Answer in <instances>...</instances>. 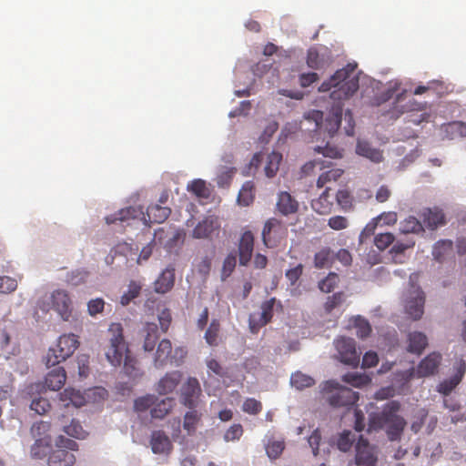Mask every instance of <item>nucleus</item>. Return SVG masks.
<instances>
[{
  "label": "nucleus",
  "instance_id": "nucleus-14",
  "mask_svg": "<svg viewBox=\"0 0 466 466\" xmlns=\"http://www.w3.org/2000/svg\"><path fill=\"white\" fill-rule=\"evenodd\" d=\"M454 374L448 380H443L438 386V391L443 395H449L461 381L466 372V362L461 358L453 364Z\"/></svg>",
  "mask_w": 466,
  "mask_h": 466
},
{
  "label": "nucleus",
  "instance_id": "nucleus-6",
  "mask_svg": "<svg viewBox=\"0 0 466 466\" xmlns=\"http://www.w3.org/2000/svg\"><path fill=\"white\" fill-rule=\"evenodd\" d=\"M78 450L76 441L59 436L50 452L46 462L48 466H72L76 462V457L71 452Z\"/></svg>",
  "mask_w": 466,
  "mask_h": 466
},
{
  "label": "nucleus",
  "instance_id": "nucleus-31",
  "mask_svg": "<svg viewBox=\"0 0 466 466\" xmlns=\"http://www.w3.org/2000/svg\"><path fill=\"white\" fill-rule=\"evenodd\" d=\"M307 65L312 69H321L330 63L329 56L326 57L324 53H320L317 47H310L307 54Z\"/></svg>",
  "mask_w": 466,
  "mask_h": 466
},
{
  "label": "nucleus",
  "instance_id": "nucleus-15",
  "mask_svg": "<svg viewBox=\"0 0 466 466\" xmlns=\"http://www.w3.org/2000/svg\"><path fill=\"white\" fill-rule=\"evenodd\" d=\"M255 238L250 230H246L240 237L238 242L239 264L247 266L253 254Z\"/></svg>",
  "mask_w": 466,
  "mask_h": 466
},
{
  "label": "nucleus",
  "instance_id": "nucleus-63",
  "mask_svg": "<svg viewBox=\"0 0 466 466\" xmlns=\"http://www.w3.org/2000/svg\"><path fill=\"white\" fill-rule=\"evenodd\" d=\"M243 434V428L240 424H233L225 432L224 439L226 441H233L239 440Z\"/></svg>",
  "mask_w": 466,
  "mask_h": 466
},
{
  "label": "nucleus",
  "instance_id": "nucleus-48",
  "mask_svg": "<svg viewBox=\"0 0 466 466\" xmlns=\"http://www.w3.org/2000/svg\"><path fill=\"white\" fill-rule=\"evenodd\" d=\"M353 326L356 329L357 336L360 339L367 338L371 332L370 322L360 316H358L354 319Z\"/></svg>",
  "mask_w": 466,
  "mask_h": 466
},
{
  "label": "nucleus",
  "instance_id": "nucleus-41",
  "mask_svg": "<svg viewBox=\"0 0 466 466\" xmlns=\"http://www.w3.org/2000/svg\"><path fill=\"white\" fill-rule=\"evenodd\" d=\"M342 380L353 387L360 388L370 383L371 379L365 374L349 372L342 377Z\"/></svg>",
  "mask_w": 466,
  "mask_h": 466
},
{
  "label": "nucleus",
  "instance_id": "nucleus-13",
  "mask_svg": "<svg viewBox=\"0 0 466 466\" xmlns=\"http://www.w3.org/2000/svg\"><path fill=\"white\" fill-rule=\"evenodd\" d=\"M419 217L423 228L425 227L430 230H435L446 224L445 214L442 209L437 207L422 208Z\"/></svg>",
  "mask_w": 466,
  "mask_h": 466
},
{
  "label": "nucleus",
  "instance_id": "nucleus-17",
  "mask_svg": "<svg viewBox=\"0 0 466 466\" xmlns=\"http://www.w3.org/2000/svg\"><path fill=\"white\" fill-rule=\"evenodd\" d=\"M441 361V355L438 352H431L425 357L418 365L416 375L419 378L433 375Z\"/></svg>",
  "mask_w": 466,
  "mask_h": 466
},
{
  "label": "nucleus",
  "instance_id": "nucleus-54",
  "mask_svg": "<svg viewBox=\"0 0 466 466\" xmlns=\"http://www.w3.org/2000/svg\"><path fill=\"white\" fill-rule=\"evenodd\" d=\"M237 264V256L235 253H229L223 261L222 266V279H225L228 278L231 273L234 271Z\"/></svg>",
  "mask_w": 466,
  "mask_h": 466
},
{
  "label": "nucleus",
  "instance_id": "nucleus-24",
  "mask_svg": "<svg viewBox=\"0 0 466 466\" xmlns=\"http://www.w3.org/2000/svg\"><path fill=\"white\" fill-rule=\"evenodd\" d=\"M143 349L145 351H153L159 339L158 327L154 322H147L142 329Z\"/></svg>",
  "mask_w": 466,
  "mask_h": 466
},
{
  "label": "nucleus",
  "instance_id": "nucleus-3",
  "mask_svg": "<svg viewBox=\"0 0 466 466\" xmlns=\"http://www.w3.org/2000/svg\"><path fill=\"white\" fill-rule=\"evenodd\" d=\"M357 64L349 63L343 68L337 70L327 81L319 87V92H328L333 100H344L352 96L359 89V76L356 72Z\"/></svg>",
  "mask_w": 466,
  "mask_h": 466
},
{
  "label": "nucleus",
  "instance_id": "nucleus-38",
  "mask_svg": "<svg viewBox=\"0 0 466 466\" xmlns=\"http://www.w3.org/2000/svg\"><path fill=\"white\" fill-rule=\"evenodd\" d=\"M400 230L403 234H419L424 232L420 219H418L413 216H410L400 222Z\"/></svg>",
  "mask_w": 466,
  "mask_h": 466
},
{
  "label": "nucleus",
  "instance_id": "nucleus-27",
  "mask_svg": "<svg viewBox=\"0 0 466 466\" xmlns=\"http://www.w3.org/2000/svg\"><path fill=\"white\" fill-rule=\"evenodd\" d=\"M66 380V370L62 367H57L46 374L45 386L51 390H58L64 386Z\"/></svg>",
  "mask_w": 466,
  "mask_h": 466
},
{
  "label": "nucleus",
  "instance_id": "nucleus-26",
  "mask_svg": "<svg viewBox=\"0 0 466 466\" xmlns=\"http://www.w3.org/2000/svg\"><path fill=\"white\" fill-rule=\"evenodd\" d=\"M175 283V268L172 266L167 267L157 279L155 281V290L157 293H167L169 291Z\"/></svg>",
  "mask_w": 466,
  "mask_h": 466
},
{
  "label": "nucleus",
  "instance_id": "nucleus-49",
  "mask_svg": "<svg viewBox=\"0 0 466 466\" xmlns=\"http://www.w3.org/2000/svg\"><path fill=\"white\" fill-rule=\"evenodd\" d=\"M187 190L192 192L198 198H207L209 196V189L206 182L202 179H195L187 186Z\"/></svg>",
  "mask_w": 466,
  "mask_h": 466
},
{
  "label": "nucleus",
  "instance_id": "nucleus-47",
  "mask_svg": "<svg viewBox=\"0 0 466 466\" xmlns=\"http://www.w3.org/2000/svg\"><path fill=\"white\" fill-rule=\"evenodd\" d=\"M343 174V170L340 168H331L324 173H322L318 180L317 187H323L327 183L331 181H337Z\"/></svg>",
  "mask_w": 466,
  "mask_h": 466
},
{
  "label": "nucleus",
  "instance_id": "nucleus-46",
  "mask_svg": "<svg viewBox=\"0 0 466 466\" xmlns=\"http://www.w3.org/2000/svg\"><path fill=\"white\" fill-rule=\"evenodd\" d=\"M339 278L335 272H329L326 278L319 282V289L325 293L331 292L339 284Z\"/></svg>",
  "mask_w": 466,
  "mask_h": 466
},
{
  "label": "nucleus",
  "instance_id": "nucleus-9",
  "mask_svg": "<svg viewBox=\"0 0 466 466\" xmlns=\"http://www.w3.org/2000/svg\"><path fill=\"white\" fill-rule=\"evenodd\" d=\"M339 360L353 368L360 363V353L356 350V342L353 339L340 337L334 341Z\"/></svg>",
  "mask_w": 466,
  "mask_h": 466
},
{
  "label": "nucleus",
  "instance_id": "nucleus-35",
  "mask_svg": "<svg viewBox=\"0 0 466 466\" xmlns=\"http://www.w3.org/2000/svg\"><path fill=\"white\" fill-rule=\"evenodd\" d=\"M281 160L282 155L279 152L272 151L267 155L264 170L268 177L271 178L277 175Z\"/></svg>",
  "mask_w": 466,
  "mask_h": 466
},
{
  "label": "nucleus",
  "instance_id": "nucleus-57",
  "mask_svg": "<svg viewBox=\"0 0 466 466\" xmlns=\"http://www.w3.org/2000/svg\"><path fill=\"white\" fill-rule=\"evenodd\" d=\"M242 409L246 413L256 415L261 411L262 404L256 399L248 398L244 401Z\"/></svg>",
  "mask_w": 466,
  "mask_h": 466
},
{
  "label": "nucleus",
  "instance_id": "nucleus-22",
  "mask_svg": "<svg viewBox=\"0 0 466 466\" xmlns=\"http://www.w3.org/2000/svg\"><path fill=\"white\" fill-rule=\"evenodd\" d=\"M150 445L156 454L168 453L172 450V444L168 436L162 431L152 432Z\"/></svg>",
  "mask_w": 466,
  "mask_h": 466
},
{
  "label": "nucleus",
  "instance_id": "nucleus-1",
  "mask_svg": "<svg viewBox=\"0 0 466 466\" xmlns=\"http://www.w3.org/2000/svg\"><path fill=\"white\" fill-rule=\"evenodd\" d=\"M109 345L106 351L107 360L115 367L124 364L127 376L136 377L138 374L137 361L128 350L120 323H112L108 328Z\"/></svg>",
  "mask_w": 466,
  "mask_h": 466
},
{
  "label": "nucleus",
  "instance_id": "nucleus-37",
  "mask_svg": "<svg viewBox=\"0 0 466 466\" xmlns=\"http://www.w3.org/2000/svg\"><path fill=\"white\" fill-rule=\"evenodd\" d=\"M453 243L451 240H439L433 247L432 256L434 258L441 262L447 256L452 253Z\"/></svg>",
  "mask_w": 466,
  "mask_h": 466
},
{
  "label": "nucleus",
  "instance_id": "nucleus-36",
  "mask_svg": "<svg viewBox=\"0 0 466 466\" xmlns=\"http://www.w3.org/2000/svg\"><path fill=\"white\" fill-rule=\"evenodd\" d=\"M255 186L252 181H247L243 184L238 196V203L243 207H248L253 203L255 198Z\"/></svg>",
  "mask_w": 466,
  "mask_h": 466
},
{
  "label": "nucleus",
  "instance_id": "nucleus-8",
  "mask_svg": "<svg viewBox=\"0 0 466 466\" xmlns=\"http://www.w3.org/2000/svg\"><path fill=\"white\" fill-rule=\"evenodd\" d=\"M425 295L418 286L411 285L406 292L404 309L405 312L413 319H420L424 313Z\"/></svg>",
  "mask_w": 466,
  "mask_h": 466
},
{
  "label": "nucleus",
  "instance_id": "nucleus-45",
  "mask_svg": "<svg viewBox=\"0 0 466 466\" xmlns=\"http://www.w3.org/2000/svg\"><path fill=\"white\" fill-rule=\"evenodd\" d=\"M141 285L137 281H131L128 285L127 291L120 298V303L123 306L128 305L134 299L137 298L141 291Z\"/></svg>",
  "mask_w": 466,
  "mask_h": 466
},
{
  "label": "nucleus",
  "instance_id": "nucleus-64",
  "mask_svg": "<svg viewBox=\"0 0 466 466\" xmlns=\"http://www.w3.org/2000/svg\"><path fill=\"white\" fill-rule=\"evenodd\" d=\"M207 367L209 371L214 373L218 377H225L227 375L226 370L221 366V364L213 358L207 359L206 360Z\"/></svg>",
  "mask_w": 466,
  "mask_h": 466
},
{
  "label": "nucleus",
  "instance_id": "nucleus-42",
  "mask_svg": "<svg viewBox=\"0 0 466 466\" xmlns=\"http://www.w3.org/2000/svg\"><path fill=\"white\" fill-rule=\"evenodd\" d=\"M235 167H222L217 175L216 182L218 187H228L236 173Z\"/></svg>",
  "mask_w": 466,
  "mask_h": 466
},
{
  "label": "nucleus",
  "instance_id": "nucleus-33",
  "mask_svg": "<svg viewBox=\"0 0 466 466\" xmlns=\"http://www.w3.org/2000/svg\"><path fill=\"white\" fill-rule=\"evenodd\" d=\"M408 339V350L412 353L420 354L428 344V339L422 332H410Z\"/></svg>",
  "mask_w": 466,
  "mask_h": 466
},
{
  "label": "nucleus",
  "instance_id": "nucleus-32",
  "mask_svg": "<svg viewBox=\"0 0 466 466\" xmlns=\"http://www.w3.org/2000/svg\"><path fill=\"white\" fill-rule=\"evenodd\" d=\"M329 187H326L325 191L311 202L312 209L320 215L329 214L332 210L333 202L329 199Z\"/></svg>",
  "mask_w": 466,
  "mask_h": 466
},
{
  "label": "nucleus",
  "instance_id": "nucleus-52",
  "mask_svg": "<svg viewBox=\"0 0 466 466\" xmlns=\"http://www.w3.org/2000/svg\"><path fill=\"white\" fill-rule=\"evenodd\" d=\"M395 237L392 233H380L374 238V245L380 249L384 250L394 243Z\"/></svg>",
  "mask_w": 466,
  "mask_h": 466
},
{
  "label": "nucleus",
  "instance_id": "nucleus-60",
  "mask_svg": "<svg viewBox=\"0 0 466 466\" xmlns=\"http://www.w3.org/2000/svg\"><path fill=\"white\" fill-rule=\"evenodd\" d=\"M66 359H61L60 358V352L58 351V349L55 346L53 348H50L46 358V365L47 367L56 366V364L60 363L61 361L66 360Z\"/></svg>",
  "mask_w": 466,
  "mask_h": 466
},
{
  "label": "nucleus",
  "instance_id": "nucleus-43",
  "mask_svg": "<svg viewBox=\"0 0 466 466\" xmlns=\"http://www.w3.org/2000/svg\"><path fill=\"white\" fill-rule=\"evenodd\" d=\"M314 380L309 375L297 371L291 375L290 383L298 390L309 388L314 384Z\"/></svg>",
  "mask_w": 466,
  "mask_h": 466
},
{
  "label": "nucleus",
  "instance_id": "nucleus-56",
  "mask_svg": "<svg viewBox=\"0 0 466 466\" xmlns=\"http://www.w3.org/2000/svg\"><path fill=\"white\" fill-rule=\"evenodd\" d=\"M461 127V121H453L442 126V129L445 133L446 137L449 139H454L460 137V127Z\"/></svg>",
  "mask_w": 466,
  "mask_h": 466
},
{
  "label": "nucleus",
  "instance_id": "nucleus-62",
  "mask_svg": "<svg viewBox=\"0 0 466 466\" xmlns=\"http://www.w3.org/2000/svg\"><path fill=\"white\" fill-rule=\"evenodd\" d=\"M336 199L338 204L343 208L347 209L351 207L352 198L350 193L346 189H341L337 192Z\"/></svg>",
  "mask_w": 466,
  "mask_h": 466
},
{
  "label": "nucleus",
  "instance_id": "nucleus-4",
  "mask_svg": "<svg viewBox=\"0 0 466 466\" xmlns=\"http://www.w3.org/2000/svg\"><path fill=\"white\" fill-rule=\"evenodd\" d=\"M171 209L169 208L160 205L149 206L146 214L142 207H128L106 217V222L110 225L116 221L124 222L131 218L135 219L141 217L146 223H163L169 217Z\"/></svg>",
  "mask_w": 466,
  "mask_h": 466
},
{
  "label": "nucleus",
  "instance_id": "nucleus-39",
  "mask_svg": "<svg viewBox=\"0 0 466 466\" xmlns=\"http://www.w3.org/2000/svg\"><path fill=\"white\" fill-rule=\"evenodd\" d=\"M174 405L173 398H166L159 402H157L151 409V416L155 419H163L166 415L169 413Z\"/></svg>",
  "mask_w": 466,
  "mask_h": 466
},
{
  "label": "nucleus",
  "instance_id": "nucleus-50",
  "mask_svg": "<svg viewBox=\"0 0 466 466\" xmlns=\"http://www.w3.org/2000/svg\"><path fill=\"white\" fill-rule=\"evenodd\" d=\"M354 441V435L350 431H343L337 440L338 449L343 452H347L351 449Z\"/></svg>",
  "mask_w": 466,
  "mask_h": 466
},
{
  "label": "nucleus",
  "instance_id": "nucleus-2",
  "mask_svg": "<svg viewBox=\"0 0 466 466\" xmlns=\"http://www.w3.org/2000/svg\"><path fill=\"white\" fill-rule=\"evenodd\" d=\"M400 409V402L392 400L387 403L380 412L370 413L367 431L370 433L386 427V434L390 441L400 440L407 422L398 414Z\"/></svg>",
  "mask_w": 466,
  "mask_h": 466
},
{
  "label": "nucleus",
  "instance_id": "nucleus-28",
  "mask_svg": "<svg viewBox=\"0 0 466 466\" xmlns=\"http://www.w3.org/2000/svg\"><path fill=\"white\" fill-rule=\"evenodd\" d=\"M219 228L218 220L212 217L206 218L200 221L193 229L192 235L195 238H205Z\"/></svg>",
  "mask_w": 466,
  "mask_h": 466
},
{
  "label": "nucleus",
  "instance_id": "nucleus-20",
  "mask_svg": "<svg viewBox=\"0 0 466 466\" xmlns=\"http://www.w3.org/2000/svg\"><path fill=\"white\" fill-rule=\"evenodd\" d=\"M342 118V106L339 103L334 105L329 116L323 123V129L333 137L339 128Z\"/></svg>",
  "mask_w": 466,
  "mask_h": 466
},
{
  "label": "nucleus",
  "instance_id": "nucleus-44",
  "mask_svg": "<svg viewBox=\"0 0 466 466\" xmlns=\"http://www.w3.org/2000/svg\"><path fill=\"white\" fill-rule=\"evenodd\" d=\"M220 331V323L218 319H212L209 327L205 332V339L209 346H217L218 344V334Z\"/></svg>",
  "mask_w": 466,
  "mask_h": 466
},
{
  "label": "nucleus",
  "instance_id": "nucleus-29",
  "mask_svg": "<svg viewBox=\"0 0 466 466\" xmlns=\"http://www.w3.org/2000/svg\"><path fill=\"white\" fill-rule=\"evenodd\" d=\"M60 400L64 403L65 407L73 405L79 408L85 405L86 398L80 390L72 388H66L59 394Z\"/></svg>",
  "mask_w": 466,
  "mask_h": 466
},
{
  "label": "nucleus",
  "instance_id": "nucleus-59",
  "mask_svg": "<svg viewBox=\"0 0 466 466\" xmlns=\"http://www.w3.org/2000/svg\"><path fill=\"white\" fill-rule=\"evenodd\" d=\"M87 272L76 269L69 273L66 277V282L72 286H77L84 283L86 279Z\"/></svg>",
  "mask_w": 466,
  "mask_h": 466
},
{
  "label": "nucleus",
  "instance_id": "nucleus-53",
  "mask_svg": "<svg viewBox=\"0 0 466 466\" xmlns=\"http://www.w3.org/2000/svg\"><path fill=\"white\" fill-rule=\"evenodd\" d=\"M30 409L32 410H35V413L43 415L51 409V404L47 399L39 397L32 400L30 404Z\"/></svg>",
  "mask_w": 466,
  "mask_h": 466
},
{
  "label": "nucleus",
  "instance_id": "nucleus-19",
  "mask_svg": "<svg viewBox=\"0 0 466 466\" xmlns=\"http://www.w3.org/2000/svg\"><path fill=\"white\" fill-rule=\"evenodd\" d=\"M275 303L276 299L272 298L261 304V313L258 321L256 322L253 317H250L249 327L252 332H256L258 329L267 325L271 320Z\"/></svg>",
  "mask_w": 466,
  "mask_h": 466
},
{
  "label": "nucleus",
  "instance_id": "nucleus-34",
  "mask_svg": "<svg viewBox=\"0 0 466 466\" xmlns=\"http://www.w3.org/2000/svg\"><path fill=\"white\" fill-rule=\"evenodd\" d=\"M334 259V253L329 248H323L314 256V267L320 269L329 268Z\"/></svg>",
  "mask_w": 466,
  "mask_h": 466
},
{
  "label": "nucleus",
  "instance_id": "nucleus-7",
  "mask_svg": "<svg viewBox=\"0 0 466 466\" xmlns=\"http://www.w3.org/2000/svg\"><path fill=\"white\" fill-rule=\"evenodd\" d=\"M262 241L267 248L278 247L288 236V228L284 222L276 218H268L262 229Z\"/></svg>",
  "mask_w": 466,
  "mask_h": 466
},
{
  "label": "nucleus",
  "instance_id": "nucleus-11",
  "mask_svg": "<svg viewBox=\"0 0 466 466\" xmlns=\"http://www.w3.org/2000/svg\"><path fill=\"white\" fill-rule=\"evenodd\" d=\"M201 388L196 378H188L181 388L180 401L188 409H195L198 405Z\"/></svg>",
  "mask_w": 466,
  "mask_h": 466
},
{
  "label": "nucleus",
  "instance_id": "nucleus-61",
  "mask_svg": "<svg viewBox=\"0 0 466 466\" xmlns=\"http://www.w3.org/2000/svg\"><path fill=\"white\" fill-rule=\"evenodd\" d=\"M155 403V397L147 395L135 400L134 407L137 411H145Z\"/></svg>",
  "mask_w": 466,
  "mask_h": 466
},
{
  "label": "nucleus",
  "instance_id": "nucleus-40",
  "mask_svg": "<svg viewBox=\"0 0 466 466\" xmlns=\"http://www.w3.org/2000/svg\"><path fill=\"white\" fill-rule=\"evenodd\" d=\"M190 410H191L185 414L183 421V428L187 431L188 435H191L196 431L197 426L201 420V414L198 413V410L194 409Z\"/></svg>",
  "mask_w": 466,
  "mask_h": 466
},
{
  "label": "nucleus",
  "instance_id": "nucleus-51",
  "mask_svg": "<svg viewBox=\"0 0 466 466\" xmlns=\"http://www.w3.org/2000/svg\"><path fill=\"white\" fill-rule=\"evenodd\" d=\"M64 431L76 439H85L87 435V432L83 429L81 423L76 420H72L69 425L65 426Z\"/></svg>",
  "mask_w": 466,
  "mask_h": 466
},
{
  "label": "nucleus",
  "instance_id": "nucleus-18",
  "mask_svg": "<svg viewBox=\"0 0 466 466\" xmlns=\"http://www.w3.org/2000/svg\"><path fill=\"white\" fill-rule=\"evenodd\" d=\"M182 379V373L178 370L170 371L165 374L157 384L156 390L166 395L173 392Z\"/></svg>",
  "mask_w": 466,
  "mask_h": 466
},
{
  "label": "nucleus",
  "instance_id": "nucleus-21",
  "mask_svg": "<svg viewBox=\"0 0 466 466\" xmlns=\"http://www.w3.org/2000/svg\"><path fill=\"white\" fill-rule=\"evenodd\" d=\"M79 341L75 334H65L59 337L56 347L60 352L61 359H67L78 348Z\"/></svg>",
  "mask_w": 466,
  "mask_h": 466
},
{
  "label": "nucleus",
  "instance_id": "nucleus-5",
  "mask_svg": "<svg viewBox=\"0 0 466 466\" xmlns=\"http://www.w3.org/2000/svg\"><path fill=\"white\" fill-rule=\"evenodd\" d=\"M326 400L333 408H350L359 400V392L339 385L334 380H328L322 386Z\"/></svg>",
  "mask_w": 466,
  "mask_h": 466
},
{
  "label": "nucleus",
  "instance_id": "nucleus-10",
  "mask_svg": "<svg viewBox=\"0 0 466 466\" xmlns=\"http://www.w3.org/2000/svg\"><path fill=\"white\" fill-rule=\"evenodd\" d=\"M378 451L374 445L360 436L355 446V463L357 466H376Z\"/></svg>",
  "mask_w": 466,
  "mask_h": 466
},
{
  "label": "nucleus",
  "instance_id": "nucleus-25",
  "mask_svg": "<svg viewBox=\"0 0 466 466\" xmlns=\"http://www.w3.org/2000/svg\"><path fill=\"white\" fill-rule=\"evenodd\" d=\"M51 438L49 436H43L35 440V443L31 446V457L37 460L48 458L53 450Z\"/></svg>",
  "mask_w": 466,
  "mask_h": 466
},
{
  "label": "nucleus",
  "instance_id": "nucleus-16",
  "mask_svg": "<svg viewBox=\"0 0 466 466\" xmlns=\"http://www.w3.org/2000/svg\"><path fill=\"white\" fill-rule=\"evenodd\" d=\"M299 202L289 192L281 191L278 194L276 210L282 216L293 215L299 210Z\"/></svg>",
  "mask_w": 466,
  "mask_h": 466
},
{
  "label": "nucleus",
  "instance_id": "nucleus-23",
  "mask_svg": "<svg viewBox=\"0 0 466 466\" xmlns=\"http://www.w3.org/2000/svg\"><path fill=\"white\" fill-rule=\"evenodd\" d=\"M172 354V343L168 339H163L159 341L155 357L154 365L156 368H163L170 362Z\"/></svg>",
  "mask_w": 466,
  "mask_h": 466
},
{
  "label": "nucleus",
  "instance_id": "nucleus-55",
  "mask_svg": "<svg viewBox=\"0 0 466 466\" xmlns=\"http://www.w3.org/2000/svg\"><path fill=\"white\" fill-rule=\"evenodd\" d=\"M314 151L318 154H322L326 157H329L332 159L340 158L342 154L340 150L336 147L329 144H327L325 147H316Z\"/></svg>",
  "mask_w": 466,
  "mask_h": 466
},
{
  "label": "nucleus",
  "instance_id": "nucleus-30",
  "mask_svg": "<svg viewBox=\"0 0 466 466\" xmlns=\"http://www.w3.org/2000/svg\"><path fill=\"white\" fill-rule=\"evenodd\" d=\"M356 153L369 158L374 163H380L383 159L382 152L380 149L372 147L369 142L364 140H358Z\"/></svg>",
  "mask_w": 466,
  "mask_h": 466
},
{
  "label": "nucleus",
  "instance_id": "nucleus-58",
  "mask_svg": "<svg viewBox=\"0 0 466 466\" xmlns=\"http://www.w3.org/2000/svg\"><path fill=\"white\" fill-rule=\"evenodd\" d=\"M343 292H337L332 296H329L324 304L326 312L330 313L335 308L339 306L343 302Z\"/></svg>",
  "mask_w": 466,
  "mask_h": 466
},
{
  "label": "nucleus",
  "instance_id": "nucleus-12",
  "mask_svg": "<svg viewBox=\"0 0 466 466\" xmlns=\"http://www.w3.org/2000/svg\"><path fill=\"white\" fill-rule=\"evenodd\" d=\"M53 309L61 316L64 320L71 317L73 306L69 294L64 289H56L51 295Z\"/></svg>",
  "mask_w": 466,
  "mask_h": 466
}]
</instances>
